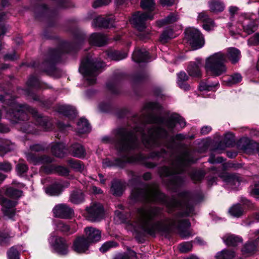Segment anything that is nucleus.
I'll list each match as a JSON object with an SVG mask.
<instances>
[{
  "label": "nucleus",
  "instance_id": "obj_1",
  "mask_svg": "<svg viewBox=\"0 0 259 259\" xmlns=\"http://www.w3.org/2000/svg\"><path fill=\"white\" fill-rule=\"evenodd\" d=\"M160 106L155 102L146 103L142 109L139 116L136 115L133 119L135 122L132 131L128 128H121L117 130L116 137V147L121 153L124 154L121 158L112 161L108 159L103 160L104 167L116 165L123 167L125 163L139 162L151 168L155 166L152 163L147 162V158L139 154L130 156L128 151L138 148L139 142L137 135L141 136L142 141L145 147L150 148L161 145V140L167 136V132L164 128L166 127L170 131L179 124L181 128L186 125L183 118L177 114H172L167 119L156 115L155 112L158 111Z\"/></svg>",
  "mask_w": 259,
  "mask_h": 259
},
{
  "label": "nucleus",
  "instance_id": "obj_2",
  "mask_svg": "<svg viewBox=\"0 0 259 259\" xmlns=\"http://www.w3.org/2000/svg\"><path fill=\"white\" fill-rule=\"evenodd\" d=\"M131 198L134 200H145L158 202L165 204L169 209L179 210L177 214L172 219H166L154 222L156 218L161 216L162 209L157 207L142 206L137 209V224L144 232L150 235L156 233L164 234L168 233L171 229L177 228L180 235L184 238L190 235V233L183 229L190 226L188 220L181 218L193 214L194 212L191 204L193 198L188 192H182L179 196V200L172 199L167 201L166 196L160 192L157 184L148 186L143 189H134L132 191Z\"/></svg>",
  "mask_w": 259,
  "mask_h": 259
},
{
  "label": "nucleus",
  "instance_id": "obj_3",
  "mask_svg": "<svg viewBox=\"0 0 259 259\" xmlns=\"http://www.w3.org/2000/svg\"><path fill=\"white\" fill-rule=\"evenodd\" d=\"M226 57L232 63H236L241 58L240 51L231 47L227 49L226 55L220 52L213 54L206 59L205 69L208 73L218 76L225 73L227 70L225 62Z\"/></svg>",
  "mask_w": 259,
  "mask_h": 259
},
{
  "label": "nucleus",
  "instance_id": "obj_4",
  "mask_svg": "<svg viewBox=\"0 0 259 259\" xmlns=\"http://www.w3.org/2000/svg\"><path fill=\"white\" fill-rule=\"evenodd\" d=\"M191 162L189 154L186 153L179 156L172 161L170 167L163 166L160 169V176L167 178L166 180H168V182L166 184L169 188L176 190L181 186L183 180L178 174L184 171L186 166Z\"/></svg>",
  "mask_w": 259,
  "mask_h": 259
},
{
  "label": "nucleus",
  "instance_id": "obj_5",
  "mask_svg": "<svg viewBox=\"0 0 259 259\" xmlns=\"http://www.w3.org/2000/svg\"><path fill=\"white\" fill-rule=\"evenodd\" d=\"M10 106L12 111L7 112L8 117L13 121L17 122L20 120H27L29 113L32 115L37 124L44 130L49 131L51 128L52 123L47 118L41 116L35 109L26 105H21L15 102H12Z\"/></svg>",
  "mask_w": 259,
  "mask_h": 259
},
{
  "label": "nucleus",
  "instance_id": "obj_6",
  "mask_svg": "<svg viewBox=\"0 0 259 259\" xmlns=\"http://www.w3.org/2000/svg\"><path fill=\"white\" fill-rule=\"evenodd\" d=\"M104 66L103 62L88 56L81 61L79 71L88 84H93L96 82L97 76L101 72L100 69Z\"/></svg>",
  "mask_w": 259,
  "mask_h": 259
},
{
  "label": "nucleus",
  "instance_id": "obj_7",
  "mask_svg": "<svg viewBox=\"0 0 259 259\" xmlns=\"http://www.w3.org/2000/svg\"><path fill=\"white\" fill-rule=\"evenodd\" d=\"M185 33L187 38L194 49H200L203 46L204 38L198 29L189 28L186 30Z\"/></svg>",
  "mask_w": 259,
  "mask_h": 259
},
{
  "label": "nucleus",
  "instance_id": "obj_8",
  "mask_svg": "<svg viewBox=\"0 0 259 259\" xmlns=\"http://www.w3.org/2000/svg\"><path fill=\"white\" fill-rule=\"evenodd\" d=\"M86 218L92 222H99L104 218V210L103 205L94 203L86 208Z\"/></svg>",
  "mask_w": 259,
  "mask_h": 259
},
{
  "label": "nucleus",
  "instance_id": "obj_9",
  "mask_svg": "<svg viewBox=\"0 0 259 259\" xmlns=\"http://www.w3.org/2000/svg\"><path fill=\"white\" fill-rule=\"evenodd\" d=\"M49 242L54 250L60 255H65L68 252V246L63 238L52 234Z\"/></svg>",
  "mask_w": 259,
  "mask_h": 259
},
{
  "label": "nucleus",
  "instance_id": "obj_10",
  "mask_svg": "<svg viewBox=\"0 0 259 259\" xmlns=\"http://www.w3.org/2000/svg\"><path fill=\"white\" fill-rule=\"evenodd\" d=\"M152 19L153 15L151 13L137 12L133 15L131 22L139 31H141L146 28L145 21Z\"/></svg>",
  "mask_w": 259,
  "mask_h": 259
},
{
  "label": "nucleus",
  "instance_id": "obj_11",
  "mask_svg": "<svg viewBox=\"0 0 259 259\" xmlns=\"http://www.w3.org/2000/svg\"><path fill=\"white\" fill-rule=\"evenodd\" d=\"M53 212L55 217L67 219L73 213V210L65 204H58L53 209Z\"/></svg>",
  "mask_w": 259,
  "mask_h": 259
},
{
  "label": "nucleus",
  "instance_id": "obj_12",
  "mask_svg": "<svg viewBox=\"0 0 259 259\" xmlns=\"http://www.w3.org/2000/svg\"><path fill=\"white\" fill-rule=\"evenodd\" d=\"M91 244L84 236L78 237L73 242V249L77 253H84Z\"/></svg>",
  "mask_w": 259,
  "mask_h": 259
},
{
  "label": "nucleus",
  "instance_id": "obj_13",
  "mask_svg": "<svg viewBox=\"0 0 259 259\" xmlns=\"http://www.w3.org/2000/svg\"><path fill=\"white\" fill-rule=\"evenodd\" d=\"M85 238L91 244L100 240L101 232L98 229L92 227H88L84 229Z\"/></svg>",
  "mask_w": 259,
  "mask_h": 259
},
{
  "label": "nucleus",
  "instance_id": "obj_14",
  "mask_svg": "<svg viewBox=\"0 0 259 259\" xmlns=\"http://www.w3.org/2000/svg\"><path fill=\"white\" fill-rule=\"evenodd\" d=\"M221 178L228 187L233 189L237 188L240 184V178L235 175L224 174L221 176Z\"/></svg>",
  "mask_w": 259,
  "mask_h": 259
},
{
  "label": "nucleus",
  "instance_id": "obj_15",
  "mask_svg": "<svg viewBox=\"0 0 259 259\" xmlns=\"http://www.w3.org/2000/svg\"><path fill=\"white\" fill-rule=\"evenodd\" d=\"M203 64L201 59H196L195 62H191L187 67V71L190 76L194 77H200L201 76L200 68Z\"/></svg>",
  "mask_w": 259,
  "mask_h": 259
},
{
  "label": "nucleus",
  "instance_id": "obj_16",
  "mask_svg": "<svg viewBox=\"0 0 259 259\" xmlns=\"http://www.w3.org/2000/svg\"><path fill=\"white\" fill-rule=\"evenodd\" d=\"M258 242V239H256L252 241H248L242 248L241 251L242 254L246 256L254 254L257 250Z\"/></svg>",
  "mask_w": 259,
  "mask_h": 259
},
{
  "label": "nucleus",
  "instance_id": "obj_17",
  "mask_svg": "<svg viewBox=\"0 0 259 259\" xmlns=\"http://www.w3.org/2000/svg\"><path fill=\"white\" fill-rule=\"evenodd\" d=\"M26 158L28 161H29L30 162L33 163L34 164H37L39 163H50L53 160V158L50 156L43 155L37 158L34 154L31 153H28L26 154Z\"/></svg>",
  "mask_w": 259,
  "mask_h": 259
},
{
  "label": "nucleus",
  "instance_id": "obj_18",
  "mask_svg": "<svg viewBox=\"0 0 259 259\" xmlns=\"http://www.w3.org/2000/svg\"><path fill=\"white\" fill-rule=\"evenodd\" d=\"M43 170L47 173H57L61 176H67L69 174L67 168L62 166H56L50 165L49 166L42 167Z\"/></svg>",
  "mask_w": 259,
  "mask_h": 259
},
{
  "label": "nucleus",
  "instance_id": "obj_19",
  "mask_svg": "<svg viewBox=\"0 0 259 259\" xmlns=\"http://www.w3.org/2000/svg\"><path fill=\"white\" fill-rule=\"evenodd\" d=\"M107 37L101 33H94L92 34L89 38L90 43L98 47H101L106 44Z\"/></svg>",
  "mask_w": 259,
  "mask_h": 259
},
{
  "label": "nucleus",
  "instance_id": "obj_20",
  "mask_svg": "<svg viewBox=\"0 0 259 259\" xmlns=\"http://www.w3.org/2000/svg\"><path fill=\"white\" fill-rule=\"evenodd\" d=\"M64 186L60 182H56L45 188L47 194L50 196H58L62 192Z\"/></svg>",
  "mask_w": 259,
  "mask_h": 259
},
{
  "label": "nucleus",
  "instance_id": "obj_21",
  "mask_svg": "<svg viewBox=\"0 0 259 259\" xmlns=\"http://www.w3.org/2000/svg\"><path fill=\"white\" fill-rule=\"evenodd\" d=\"M132 58L136 62H145L149 59V56L145 49H138L134 52Z\"/></svg>",
  "mask_w": 259,
  "mask_h": 259
},
{
  "label": "nucleus",
  "instance_id": "obj_22",
  "mask_svg": "<svg viewBox=\"0 0 259 259\" xmlns=\"http://www.w3.org/2000/svg\"><path fill=\"white\" fill-rule=\"evenodd\" d=\"M197 19L198 21H201L204 23L203 27L207 31L211 30L214 26L213 20L209 17L205 12L200 13L198 14Z\"/></svg>",
  "mask_w": 259,
  "mask_h": 259
},
{
  "label": "nucleus",
  "instance_id": "obj_23",
  "mask_svg": "<svg viewBox=\"0 0 259 259\" xmlns=\"http://www.w3.org/2000/svg\"><path fill=\"white\" fill-rule=\"evenodd\" d=\"M57 111L69 118H73L76 115L75 109L70 105H59L57 108Z\"/></svg>",
  "mask_w": 259,
  "mask_h": 259
},
{
  "label": "nucleus",
  "instance_id": "obj_24",
  "mask_svg": "<svg viewBox=\"0 0 259 259\" xmlns=\"http://www.w3.org/2000/svg\"><path fill=\"white\" fill-rule=\"evenodd\" d=\"M257 21L254 20H247L243 23V29L247 34H250L256 30Z\"/></svg>",
  "mask_w": 259,
  "mask_h": 259
},
{
  "label": "nucleus",
  "instance_id": "obj_25",
  "mask_svg": "<svg viewBox=\"0 0 259 259\" xmlns=\"http://www.w3.org/2000/svg\"><path fill=\"white\" fill-rule=\"evenodd\" d=\"M189 77L187 74L183 71L180 72L177 74V83L180 88L187 91L190 88V85L186 82Z\"/></svg>",
  "mask_w": 259,
  "mask_h": 259
},
{
  "label": "nucleus",
  "instance_id": "obj_26",
  "mask_svg": "<svg viewBox=\"0 0 259 259\" xmlns=\"http://www.w3.org/2000/svg\"><path fill=\"white\" fill-rule=\"evenodd\" d=\"M223 240L227 245L230 246H236L242 242L241 237L233 234L226 235L224 237Z\"/></svg>",
  "mask_w": 259,
  "mask_h": 259
},
{
  "label": "nucleus",
  "instance_id": "obj_27",
  "mask_svg": "<svg viewBox=\"0 0 259 259\" xmlns=\"http://www.w3.org/2000/svg\"><path fill=\"white\" fill-rule=\"evenodd\" d=\"M106 54L110 59L115 61H119L127 57V53L125 52L116 50L108 51Z\"/></svg>",
  "mask_w": 259,
  "mask_h": 259
},
{
  "label": "nucleus",
  "instance_id": "obj_28",
  "mask_svg": "<svg viewBox=\"0 0 259 259\" xmlns=\"http://www.w3.org/2000/svg\"><path fill=\"white\" fill-rule=\"evenodd\" d=\"M51 152L56 157H63L65 154L64 144L63 143H56L52 146Z\"/></svg>",
  "mask_w": 259,
  "mask_h": 259
},
{
  "label": "nucleus",
  "instance_id": "obj_29",
  "mask_svg": "<svg viewBox=\"0 0 259 259\" xmlns=\"http://www.w3.org/2000/svg\"><path fill=\"white\" fill-rule=\"evenodd\" d=\"M70 201L74 204H79L84 201V195L80 190L73 191L70 196Z\"/></svg>",
  "mask_w": 259,
  "mask_h": 259
},
{
  "label": "nucleus",
  "instance_id": "obj_30",
  "mask_svg": "<svg viewBox=\"0 0 259 259\" xmlns=\"http://www.w3.org/2000/svg\"><path fill=\"white\" fill-rule=\"evenodd\" d=\"M77 131L79 134H85L90 132L91 127L88 120L81 118L77 124Z\"/></svg>",
  "mask_w": 259,
  "mask_h": 259
},
{
  "label": "nucleus",
  "instance_id": "obj_31",
  "mask_svg": "<svg viewBox=\"0 0 259 259\" xmlns=\"http://www.w3.org/2000/svg\"><path fill=\"white\" fill-rule=\"evenodd\" d=\"M209 7L211 12L218 13L222 12L225 8V6L220 0H211L209 2Z\"/></svg>",
  "mask_w": 259,
  "mask_h": 259
},
{
  "label": "nucleus",
  "instance_id": "obj_32",
  "mask_svg": "<svg viewBox=\"0 0 259 259\" xmlns=\"http://www.w3.org/2000/svg\"><path fill=\"white\" fill-rule=\"evenodd\" d=\"M71 151L73 156L78 158L83 157L85 154V151L83 147L79 144L72 145Z\"/></svg>",
  "mask_w": 259,
  "mask_h": 259
},
{
  "label": "nucleus",
  "instance_id": "obj_33",
  "mask_svg": "<svg viewBox=\"0 0 259 259\" xmlns=\"http://www.w3.org/2000/svg\"><path fill=\"white\" fill-rule=\"evenodd\" d=\"M123 184L118 181L114 180L112 183L111 190L114 195L120 196L123 191Z\"/></svg>",
  "mask_w": 259,
  "mask_h": 259
},
{
  "label": "nucleus",
  "instance_id": "obj_34",
  "mask_svg": "<svg viewBox=\"0 0 259 259\" xmlns=\"http://www.w3.org/2000/svg\"><path fill=\"white\" fill-rule=\"evenodd\" d=\"M179 17L177 13H171L168 15L165 19L157 22V24L159 26H162L165 24H171L176 22Z\"/></svg>",
  "mask_w": 259,
  "mask_h": 259
},
{
  "label": "nucleus",
  "instance_id": "obj_35",
  "mask_svg": "<svg viewBox=\"0 0 259 259\" xmlns=\"http://www.w3.org/2000/svg\"><path fill=\"white\" fill-rule=\"evenodd\" d=\"M243 208L238 204L233 205L228 210L229 214L231 216L236 218L241 217L243 214Z\"/></svg>",
  "mask_w": 259,
  "mask_h": 259
},
{
  "label": "nucleus",
  "instance_id": "obj_36",
  "mask_svg": "<svg viewBox=\"0 0 259 259\" xmlns=\"http://www.w3.org/2000/svg\"><path fill=\"white\" fill-rule=\"evenodd\" d=\"M234 256V252L228 250H223L215 255L216 259H233Z\"/></svg>",
  "mask_w": 259,
  "mask_h": 259
},
{
  "label": "nucleus",
  "instance_id": "obj_37",
  "mask_svg": "<svg viewBox=\"0 0 259 259\" xmlns=\"http://www.w3.org/2000/svg\"><path fill=\"white\" fill-rule=\"evenodd\" d=\"M175 37L173 31L171 29H166L161 34L159 37V41L164 44L169 39Z\"/></svg>",
  "mask_w": 259,
  "mask_h": 259
},
{
  "label": "nucleus",
  "instance_id": "obj_38",
  "mask_svg": "<svg viewBox=\"0 0 259 259\" xmlns=\"http://www.w3.org/2000/svg\"><path fill=\"white\" fill-rule=\"evenodd\" d=\"M219 85V82L211 84L205 81H201L199 85V89L201 91H214L215 87Z\"/></svg>",
  "mask_w": 259,
  "mask_h": 259
},
{
  "label": "nucleus",
  "instance_id": "obj_39",
  "mask_svg": "<svg viewBox=\"0 0 259 259\" xmlns=\"http://www.w3.org/2000/svg\"><path fill=\"white\" fill-rule=\"evenodd\" d=\"M22 192L13 187L8 188L6 191V195L9 197L17 198L21 196Z\"/></svg>",
  "mask_w": 259,
  "mask_h": 259
},
{
  "label": "nucleus",
  "instance_id": "obj_40",
  "mask_svg": "<svg viewBox=\"0 0 259 259\" xmlns=\"http://www.w3.org/2000/svg\"><path fill=\"white\" fill-rule=\"evenodd\" d=\"M69 163L71 167L76 171L82 172L84 169V165L80 161L75 160H69Z\"/></svg>",
  "mask_w": 259,
  "mask_h": 259
},
{
  "label": "nucleus",
  "instance_id": "obj_41",
  "mask_svg": "<svg viewBox=\"0 0 259 259\" xmlns=\"http://www.w3.org/2000/svg\"><path fill=\"white\" fill-rule=\"evenodd\" d=\"M153 0H141V7L143 9L152 11L154 8Z\"/></svg>",
  "mask_w": 259,
  "mask_h": 259
},
{
  "label": "nucleus",
  "instance_id": "obj_42",
  "mask_svg": "<svg viewBox=\"0 0 259 259\" xmlns=\"http://www.w3.org/2000/svg\"><path fill=\"white\" fill-rule=\"evenodd\" d=\"M242 80V77L239 73H235L228 78L227 84L228 85H231L240 82Z\"/></svg>",
  "mask_w": 259,
  "mask_h": 259
},
{
  "label": "nucleus",
  "instance_id": "obj_43",
  "mask_svg": "<svg viewBox=\"0 0 259 259\" xmlns=\"http://www.w3.org/2000/svg\"><path fill=\"white\" fill-rule=\"evenodd\" d=\"M8 259H20V254L15 247H12L7 252Z\"/></svg>",
  "mask_w": 259,
  "mask_h": 259
},
{
  "label": "nucleus",
  "instance_id": "obj_44",
  "mask_svg": "<svg viewBox=\"0 0 259 259\" xmlns=\"http://www.w3.org/2000/svg\"><path fill=\"white\" fill-rule=\"evenodd\" d=\"M56 226L58 230L65 233L69 232L70 230V227L61 221H58L56 223Z\"/></svg>",
  "mask_w": 259,
  "mask_h": 259
},
{
  "label": "nucleus",
  "instance_id": "obj_45",
  "mask_svg": "<svg viewBox=\"0 0 259 259\" xmlns=\"http://www.w3.org/2000/svg\"><path fill=\"white\" fill-rule=\"evenodd\" d=\"M11 237V233L9 232H0V245H5L8 243V240Z\"/></svg>",
  "mask_w": 259,
  "mask_h": 259
},
{
  "label": "nucleus",
  "instance_id": "obj_46",
  "mask_svg": "<svg viewBox=\"0 0 259 259\" xmlns=\"http://www.w3.org/2000/svg\"><path fill=\"white\" fill-rule=\"evenodd\" d=\"M204 177L202 171H194L191 174V179L195 182L201 181Z\"/></svg>",
  "mask_w": 259,
  "mask_h": 259
},
{
  "label": "nucleus",
  "instance_id": "obj_47",
  "mask_svg": "<svg viewBox=\"0 0 259 259\" xmlns=\"http://www.w3.org/2000/svg\"><path fill=\"white\" fill-rule=\"evenodd\" d=\"M28 168L27 165L22 162H19L16 165V171L17 174L20 176L26 173L28 170Z\"/></svg>",
  "mask_w": 259,
  "mask_h": 259
},
{
  "label": "nucleus",
  "instance_id": "obj_48",
  "mask_svg": "<svg viewBox=\"0 0 259 259\" xmlns=\"http://www.w3.org/2000/svg\"><path fill=\"white\" fill-rule=\"evenodd\" d=\"M15 148L14 145H9V142H7L5 145H0V156H3V154H1V152L3 153H6L8 152L13 150Z\"/></svg>",
  "mask_w": 259,
  "mask_h": 259
},
{
  "label": "nucleus",
  "instance_id": "obj_49",
  "mask_svg": "<svg viewBox=\"0 0 259 259\" xmlns=\"http://www.w3.org/2000/svg\"><path fill=\"white\" fill-rule=\"evenodd\" d=\"M192 244L190 242H183L180 244L179 250L181 252H187L191 250Z\"/></svg>",
  "mask_w": 259,
  "mask_h": 259
},
{
  "label": "nucleus",
  "instance_id": "obj_50",
  "mask_svg": "<svg viewBox=\"0 0 259 259\" xmlns=\"http://www.w3.org/2000/svg\"><path fill=\"white\" fill-rule=\"evenodd\" d=\"M116 245V243L113 241L106 242L104 243L100 248V250L102 252L108 251L110 248Z\"/></svg>",
  "mask_w": 259,
  "mask_h": 259
},
{
  "label": "nucleus",
  "instance_id": "obj_51",
  "mask_svg": "<svg viewBox=\"0 0 259 259\" xmlns=\"http://www.w3.org/2000/svg\"><path fill=\"white\" fill-rule=\"evenodd\" d=\"M137 35L141 40L145 41L150 38L151 33L148 30L144 31L142 30L139 31Z\"/></svg>",
  "mask_w": 259,
  "mask_h": 259
},
{
  "label": "nucleus",
  "instance_id": "obj_52",
  "mask_svg": "<svg viewBox=\"0 0 259 259\" xmlns=\"http://www.w3.org/2000/svg\"><path fill=\"white\" fill-rule=\"evenodd\" d=\"M62 52L60 50H52L50 52V56L52 62L57 61L58 58L59 57L61 53Z\"/></svg>",
  "mask_w": 259,
  "mask_h": 259
},
{
  "label": "nucleus",
  "instance_id": "obj_53",
  "mask_svg": "<svg viewBox=\"0 0 259 259\" xmlns=\"http://www.w3.org/2000/svg\"><path fill=\"white\" fill-rule=\"evenodd\" d=\"M114 21L111 18H104L103 23L101 24L102 27L109 28L113 26Z\"/></svg>",
  "mask_w": 259,
  "mask_h": 259
},
{
  "label": "nucleus",
  "instance_id": "obj_54",
  "mask_svg": "<svg viewBox=\"0 0 259 259\" xmlns=\"http://www.w3.org/2000/svg\"><path fill=\"white\" fill-rule=\"evenodd\" d=\"M111 2V0H97L93 3V6L94 8H97L108 5Z\"/></svg>",
  "mask_w": 259,
  "mask_h": 259
},
{
  "label": "nucleus",
  "instance_id": "obj_55",
  "mask_svg": "<svg viewBox=\"0 0 259 259\" xmlns=\"http://www.w3.org/2000/svg\"><path fill=\"white\" fill-rule=\"evenodd\" d=\"M12 169L11 164L8 162H0V170L9 172Z\"/></svg>",
  "mask_w": 259,
  "mask_h": 259
},
{
  "label": "nucleus",
  "instance_id": "obj_56",
  "mask_svg": "<svg viewBox=\"0 0 259 259\" xmlns=\"http://www.w3.org/2000/svg\"><path fill=\"white\" fill-rule=\"evenodd\" d=\"M259 43V33L255 34L252 37L249 38L248 40L249 45H255Z\"/></svg>",
  "mask_w": 259,
  "mask_h": 259
},
{
  "label": "nucleus",
  "instance_id": "obj_57",
  "mask_svg": "<svg viewBox=\"0 0 259 259\" xmlns=\"http://www.w3.org/2000/svg\"><path fill=\"white\" fill-rule=\"evenodd\" d=\"M104 20V17H98L96 19H94L92 25L94 27H102L101 24L103 23V21Z\"/></svg>",
  "mask_w": 259,
  "mask_h": 259
},
{
  "label": "nucleus",
  "instance_id": "obj_58",
  "mask_svg": "<svg viewBox=\"0 0 259 259\" xmlns=\"http://www.w3.org/2000/svg\"><path fill=\"white\" fill-rule=\"evenodd\" d=\"M27 83L30 86L35 87L39 83V80L36 77L32 76L29 78Z\"/></svg>",
  "mask_w": 259,
  "mask_h": 259
},
{
  "label": "nucleus",
  "instance_id": "obj_59",
  "mask_svg": "<svg viewBox=\"0 0 259 259\" xmlns=\"http://www.w3.org/2000/svg\"><path fill=\"white\" fill-rule=\"evenodd\" d=\"M208 161L211 163H222L223 161V158L222 157H218L215 158L214 156L211 154Z\"/></svg>",
  "mask_w": 259,
  "mask_h": 259
},
{
  "label": "nucleus",
  "instance_id": "obj_60",
  "mask_svg": "<svg viewBox=\"0 0 259 259\" xmlns=\"http://www.w3.org/2000/svg\"><path fill=\"white\" fill-rule=\"evenodd\" d=\"M30 148L32 151L38 152L44 150L45 147L42 145L37 144L30 146Z\"/></svg>",
  "mask_w": 259,
  "mask_h": 259
},
{
  "label": "nucleus",
  "instance_id": "obj_61",
  "mask_svg": "<svg viewBox=\"0 0 259 259\" xmlns=\"http://www.w3.org/2000/svg\"><path fill=\"white\" fill-rule=\"evenodd\" d=\"M233 141V136L231 134H227L225 137L226 146H229Z\"/></svg>",
  "mask_w": 259,
  "mask_h": 259
},
{
  "label": "nucleus",
  "instance_id": "obj_62",
  "mask_svg": "<svg viewBox=\"0 0 259 259\" xmlns=\"http://www.w3.org/2000/svg\"><path fill=\"white\" fill-rule=\"evenodd\" d=\"M175 0H160V4L163 6H171L174 4Z\"/></svg>",
  "mask_w": 259,
  "mask_h": 259
},
{
  "label": "nucleus",
  "instance_id": "obj_63",
  "mask_svg": "<svg viewBox=\"0 0 259 259\" xmlns=\"http://www.w3.org/2000/svg\"><path fill=\"white\" fill-rule=\"evenodd\" d=\"M252 195L259 196V184H256L254 188L252 189L250 192Z\"/></svg>",
  "mask_w": 259,
  "mask_h": 259
},
{
  "label": "nucleus",
  "instance_id": "obj_64",
  "mask_svg": "<svg viewBox=\"0 0 259 259\" xmlns=\"http://www.w3.org/2000/svg\"><path fill=\"white\" fill-rule=\"evenodd\" d=\"M211 127L210 126H204L202 127L201 130V133L202 135L208 134L211 131Z\"/></svg>",
  "mask_w": 259,
  "mask_h": 259
}]
</instances>
